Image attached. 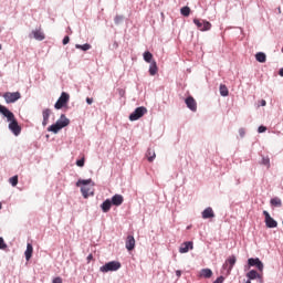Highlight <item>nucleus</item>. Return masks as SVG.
Returning <instances> with one entry per match:
<instances>
[{"label": "nucleus", "mask_w": 283, "mask_h": 283, "mask_svg": "<svg viewBox=\"0 0 283 283\" xmlns=\"http://www.w3.org/2000/svg\"><path fill=\"white\" fill-rule=\"evenodd\" d=\"M32 253H34V248L32 247V243L27 244V250L24 252L27 262H30L32 259Z\"/></svg>", "instance_id": "18"}, {"label": "nucleus", "mask_w": 283, "mask_h": 283, "mask_svg": "<svg viewBox=\"0 0 283 283\" xmlns=\"http://www.w3.org/2000/svg\"><path fill=\"white\" fill-rule=\"evenodd\" d=\"M272 207H282V199L275 197L270 200Z\"/></svg>", "instance_id": "27"}, {"label": "nucleus", "mask_w": 283, "mask_h": 283, "mask_svg": "<svg viewBox=\"0 0 283 283\" xmlns=\"http://www.w3.org/2000/svg\"><path fill=\"white\" fill-rule=\"evenodd\" d=\"M67 103H70V94H67L66 92H62V94L59 97V99L56 101L54 107H55V109H63V107H65V105H67Z\"/></svg>", "instance_id": "4"}, {"label": "nucleus", "mask_w": 283, "mask_h": 283, "mask_svg": "<svg viewBox=\"0 0 283 283\" xmlns=\"http://www.w3.org/2000/svg\"><path fill=\"white\" fill-rule=\"evenodd\" d=\"M193 23L195 25H197L198 30H200L201 32H207L208 30H211V24L209 21L206 20H198V19H193Z\"/></svg>", "instance_id": "7"}, {"label": "nucleus", "mask_w": 283, "mask_h": 283, "mask_svg": "<svg viewBox=\"0 0 283 283\" xmlns=\"http://www.w3.org/2000/svg\"><path fill=\"white\" fill-rule=\"evenodd\" d=\"M182 17H189L191 14V9L189 7H184L180 9Z\"/></svg>", "instance_id": "30"}, {"label": "nucleus", "mask_w": 283, "mask_h": 283, "mask_svg": "<svg viewBox=\"0 0 283 283\" xmlns=\"http://www.w3.org/2000/svg\"><path fill=\"white\" fill-rule=\"evenodd\" d=\"M282 52H283V48H282Z\"/></svg>", "instance_id": "47"}, {"label": "nucleus", "mask_w": 283, "mask_h": 283, "mask_svg": "<svg viewBox=\"0 0 283 283\" xmlns=\"http://www.w3.org/2000/svg\"><path fill=\"white\" fill-rule=\"evenodd\" d=\"M176 275H177V277H180V275H182V272L180 270H177Z\"/></svg>", "instance_id": "42"}, {"label": "nucleus", "mask_w": 283, "mask_h": 283, "mask_svg": "<svg viewBox=\"0 0 283 283\" xmlns=\"http://www.w3.org/2000/svg\"><path fill=\"white\" fill-rule=\"evenodd\" d=\"M149 74H150V76H156V74H158V64L156 63V61H153L150 63Z\"/></svg>", "instance_id": "22"}, {"label": "nucleus", "mask_w": 283, "mask_h": 283, "mask_svg": "<svg viewBox=\"0 0 283 283\" xmlns=\"http://www.w3.org/2000/svg\"><path fill=\"white\" fill-rule=\"evenodd\" d=\"M239 134H240L241 138H244V134H245L244 128H241L239 130Z\"/></svg>", "instance_id": "40"}, {"label": "nucleus", "mask_w": 283, "mask_h": 283, "mask_svg": "<svg viewBox=\"0 0 283 283\" xmlns=\"http://www.w3.org/2000/svg\"><path fill=\"white\" fill-rule=\"evenodd\" d=\"M136 247V239H134V235H128L126 238V249L127 251H134Z\"/></svg>", "instance_id": "13"}, {"label": "nucleus", "mask_w": 283, "mask_h": 283, "mask_svg": "<svg viewBox=\"0 0 283 283\" xmlns=\"http://www.w3.org/2000/svg\"><path fill=\"white\" fill-rule=\"evenodd\" d=\"M0 114L7 118L9 124V129L12 130L14 136H19L21 134V126H19V122H17V118H14V113L10 112L8 107L0 104Z\"/></svg>", "instance_id": "1"}, {"label": "nucleus", "mask_w": 283, "mask_h": 283, "mask_svg": "<svg viewBox=\"0 0 283 283\" xmlns=\"http://www.w3.org/2000/svg\"><path fill=\"white\" fill-rule=\"evenodd\" d=\"M120 262L118 261H111L106 264H104L103 266L99 268V271L102 273H109V271H118V269H120Z\"/></svg>", "instance_id": "3"}, {"label": "nucleus", "mask_w": 283, "mask_h": 283, "mask_svg": "<svg viewBox=\"0 0 283 283\" xmlns=\"http://www.w3.org/2000/svg\"><path fill=\"white\" fill-rule=\"evenodd\" d=\"M2 209V205H1V202H0V210Z\"/></svg>", "instance_id": "45"}, {"label": "nucleus", "mask_w": 283, "mask_h": 283, "mask_svg": "<svg viewBox=\"0 0 283 283\" xmlns=\"http://www.w3.org/2000/svg\"><path fill=\"white\" fill-rule=\"evenodd\" d=\"M255 59L259 63H266V54L262 52L256 53Z\"/></svg>", "instance_id": "25"}, {"label": "nucleus", "mask_w": 283, "mask_h": 283, "mask_svg": "<svg viewBox=\"0 0 283 283\" xmlns=\"http://www.w3.org/2000/svg\"><path fill=\"white\" fill-rule=\"evenodd\" d=\"M81 192L84 198H90V196H94V188H92L90 186H83L81 188Z\"/></svg>", "instance_id": "15"}, {"label": "nucleus", "mask_w": 283, "mask_h": 283, "mask_svg": "<svg viewBox=\"0 0 283 283\" xmlns=\"http://www.w3.org/2000/svg\"><path fill=\"white\" fill-rule=\"evenodd\" d=\"M262 164L269 168V167H271V159L269 157H263Z\"/></svg>", "instance_id": "33"}, {"label": "nucleus", "mask_w": 283, "mask_h": 283, "mask_svg": "<svg viewBox=\"0 0 283 283\" xmlns=\"http://www.w3.org/2000/svg\"><path fill=\"white\" fill-rule=\"evenodd\" d=\"M235 262H238V259L235 258V255H231L226 260L223 264V269L228 271V274H230L231 271H233V266H235Z\"/></svg>", "instance_id": "9"}, {"label": "nucleus", "mask_w": 283, "mask_h": 283, "mask_svg": "<svg viewBox=\"0 0 283 283\" xmlns=\"http://www.w3.org/2000/svg\"><path fill=\"white\" fill-rule=\"evenodd\" d=\"M263 216L265 217V227H268V229H275L277 227V221L272 218L269 211L264 210Z\"/></svg>", "instance_id": "8"}, {"label": "nucleus", "mask_w": 283, "mask_h": 283, "mask_svg": "<svg viewBox=\"0 0 283 283\" xmlns=\"http://www.w3.org/2000/svg\"><path fill=\"white\" fill-rule=\"evenodd\" d=\"M77 167H85V157H82L76 161Z\"/></svg>", "instance_id": "35"}, {"label": "nucleus", "mask_w": 283, "mask_h": 283, "mask_svg": "<svg viewBox=\"0 0 283 283\" xmlns=\"http://www.w3.org/2000/svg\"><path fill=\"white\" fill-rule=\"evenodd\" d=\"M247 277L249 279L245 283H251V280H262V275L258 273L255 270H251L247 273Z\"/></svg>", "instance_id": "14"}, {"label": "nucleus", "mask_w": 283, "mask_h": 283, "mask_svg": "<svg viewBox=\"0 0 283 283\" xmlns=\"http://www.w3.org/2000/svg\"><path fill=\"white\" fill-rule=\"evenodd\" d=\"M151 59H154V54H151V52H149V51L144 52V61L146 63H154V61H151Z\"/></svg>", "instance_id": "26"}, {"label": "nucleus", "mask_w": 283, "mask_h": 283, "mask_svg": "<svg viewBox=\"0 0 283 283\" xmlns=\"http://www.w3.org/2000/svg\"><path fill=\"white\" fill-rule=\"evenodd\" d=\"M90 182H92V179H80L77 182H76V187H81V185H83V187H87V185H90Z\"/></svg>", "instance_id": "31"}, {"label": "nucleus", "mask_w": 283, "mask_h": 283, "mask_svg": "<svg viewBox=\"0 0 283 283\" xmlns=\"http://www.w3.org/2000/svg\"><path fill=\"white\" fill-rule=\"evenodd\" d=\"M186 105L191 112L198 111V103H196V99L192 96L186 98Z\"/></svg>", "instance_id": "11"}, {"label": "nucleus", "mask_w": 283, "mask_h": 283, "mask_svg": "<svg viewBox=\"0 0 283 283\" xmlns=\"http://www.w3.org/2000/svg\"><path fill=\"white\" fill-rule=\"evenodd\" d=\"M112 200L106 199L102 205H101V209L103 211V213H108L109 209H112Z\"/></svg>", "instance_id": "20"}, {"label": "nucleus", "mask_w": 283, "mask_h": 283, "mask_svg": "<svg viewBox=\"0 0 283 283\" xmlns=\"http://www.w3.org/2000/svg\"><path fill=\"white\" fill-rule=\"evenodd\" d=\"M189 249H193V242H184L179 248V253H189Z\"/></svg>", "instance_id": "16"}, {"label": "nucleus", "mask_w": 283, "mask_h": 283, "mask_svg": "<svg viewBox=\"0 0 283 283\" xmlns=\"http://www.w3.org/2000/svg\"><path fill=\"white\" fill-rule=\"evenodd\" d=\"M86 103H87V105H92V103H94V98L87 97Z\"/></svg>", "instance_id": "39"}, {"label": "nucleus", "mask_w": 283, "mask_h": 283, "mask_svg": "<svg viewBox=\"0 0 283 283\" xmlns=\"http://www.w3.org/2000/svg\"><path fill=\"white\" fill-rule=\"evenodd\" d=\"M70 125V119L62 114L55 124L49 126L48 132H52L53 134H59L63 127H67Z\"/></svg>", "instance_id": "2"}, {"label": "nucleus", "mask_w": 283, "mask_h": 283, "mask_svg": "<svg viewBox=\"0 0 283 283\" xmlns=\"http://www.w3.org/2000/svg\"><path fill=\"white\" fill-rule=\"evenodd\" d=\"M10 185H12V187H17V185H19V176H13L9 179Z\"/></svg>", "instance_id": "32"}, {"label": "nucleus", "mask_w": 283, "mask_h": 283, "mask_svg": "<svg viewBox=\"0 0 283 283\" xmlns=\"http://www.w3.org/2000/svg\"><path fill=\"white\" fill-rule=\"evenodd\" d=\"M248 265L249 266H255V269H258V271H260L262 273V271H264V263H262V261H260L259 258H250L248 260Z\"/></svg>", "instance_id": "10"}, {"label": "nucleus", "mask_w": 283, "mask_h": 283, "mask_svg": "<svg viewBox=\"0 0 283 283\" xmlns=\"http://www.w3.org/2000/svg\"><path fill=\"white\" fill-rule=\"evenodd\" d=\"M258 132H259V134H264V132H266V127L265 126H260L258 128Z\"/></svg>", "instance_id": "36"}, {"label": "nucleus", "mask_w": 283, "mask_h": 283, "mask_svg": "<svg viewBox=\"0 0 283 283\" xmlns=\"http://www.w3.org/2000/svg\"><path fill=\"white\" fill-rule=\"evenodd\" d=\"M92 260H94V255L88 254V256H87V262H92Z\"/></svg>", "instance_id": "41"}, {"label": "nucleus", "mask_w": 283, "mask_h": 283, "mask_svg": "<svg viewBox=\"0 0 283 283\" xmlns=\"http://www.w3.org/2000/svg\"><path fill=\"white\" fill-rule=\"evenodd\" d=\"M67 43H70V36H64L63 39V45H67Z\"/></svg>", "instance_id": "38"}, {"label": "nucleus", "mask_w": 283, "mask_h": 283, "mask_svg": "<svg viewBox=\"0 0 283 283\" xmlns=\"http://www.w3.org/2000/svg\"><path fill=\"white\" fill-rule=\"evenodd\" d=\"M3 98L6 101V103L10 104V103H17V101H19V98H21V93L19 92H7L3 94Z\"/></svg>", "instance_id": "6"}, {"label": "nucleus", "mask_w": 283, "mask_h": 283, "mask_svg": "<svg viewBox=\"0 0 283 283\" xmlns=\"http://www.w3.org/2000/svg\"><path fill=\"white\" fill-rule=\"evenodd\" d=\"M32 34L36 41H43L45 39V34H43L41 30H34L32 31Z\"/></svg>", "instance_id": "23"}, {"label": "nucleus", "mask_w": 283, "mask_h": 283, "mask_svg": "<svg viewBox=\"0 0 283 283\" xmlns=\"http://www.w3.org/2000/svg\"><path fill=\"white\" fill-rule=\"evenodd\" d=\"M203 220H208L209 218H216V213L213 212V208L208 207L202 211Z\"/></svg>", "instance_id": "17"}, {"label": "nucleus", "mask_w": 283, "mask_h": 283, "mask_svg": "<svg viewBox=\"0 0 283 283\" xmlns=\"http://www.w3.org/2000/svg\"><path fill=\"white\" fill-rule=\"evenodd\" d=\"M0 249L3 251L6 249H8V244H6V241L3 240V238L0 237Z\"/></svg>", "instance_id": "34"}, {"label": "nucleus", "mask_w": 283, "mask_h": 283, "mask_svg": "<svg viewBox=\"0 0 283 283\" xmlns=\"http://www.w3.org/2000/svg\"><path fill=\"white\" fill-rule=\"evenodd\" d=\"M261 105H262V107H264L266 105V101L262 99Z\"/></svg>", "instance_id": "43"}, {"label": "nucleus", "mask_w": 283, "mask_h": 283, "mask_svg": "<svg viewBox=\"0 0 283 283\" xmlns=\"http://www.w3.org/2000/svg\"><path fill=\"white\" fill-rule=\"evenodd\" d=\"M75 48H76V50H83V52H87V50H92V45L87 44V43H85L83 45L76 44Z\"/></svg>", "instance_id": "28"}, {"label": "nucleus", "mask_w": 283, "mask_h": 283, "mask_svg": "<svg viewBox=\"0 0 283 283\" xmlns=\"http://www.w3.org/2000/svg\"><path fill=\"white\" fill-rule=\"evenodd\" d=\"M213 275V271L211 269H202L200 272V277L209 279Z\"/></svg>", "instance_id": "24"}, {"label": "nucleus", "mask_w": 283, "mask_h": 283, "mask_svg": "<svg viewBox=\"0 0 283 283\" xmlns=\"http://www.w3.org/2000/svg\"><path fill=\"white\" fill-rule=\"evenodd\" d=\"M146 158L148 163H154V160H156V150L148 148L146 151Z\"/></svg>", "instance_id": "21"}, {"label": "nucleus", "mask_w": 283, "mask_h": 283, "mask_svg": "<svg viewBox=\"0 0 283 283\" xmlns=\"http://www.w3.org/2000/svg\"><path fill=\"white\" fill-rule=\"evenodd\" d=\"M280 76H283V69L279 71Z\"/></svg>", "instance_id": "44"}, {"label": "nucleus", "mask_w": 283, "mask_h": 283, "mask_svg": "<svg viewBox=\"0 0 283 283\" xmlns=\"http://www.w3.org/2000/svg\"><path fill=\"white\" fill-rule=\"evenodd\" d=\"M50 114H52V111H50V108H46L42 112V116H43L42 125H43V127H45L48 125V123L50 122Z\"/></svg>", "instance_id": "19"}, {"label": "nucleus", "mask_w": 283, "mask_h": 283, "mask_svg": "<svg viewBox=\"0 0 283 283\" xmlns=\"http://www.w3.org/2000/svg\"><path fill=\"white\" fill-rule=\"evenodd\" d=\"M220 94L221 96H229V88L227 87V85L224 84L220 85Z\"/></svg>", "instance_id": "29"}, {"label": "nucleus", "mask_w": 283, "mask_h": 283, "mask_svg": "<svg viewBox=\"0 0 283 283\" xmlns=\"http://www.w3.org/2000/svg\"><path fill=\"white\" fill-rule=\"evenodd\" d=\"M0 50H1V44H0Z\"/></svg>", "instance_id": "46"}, {"label": "nucleus", "mask_w": 283, "mask_h": 283, "mask_svg": "<svg viewBox=\"0 0 283 283\" xmlns=\"http://www.w3.org/2000/svg\"><path fill=\"white\" fill-rule=\"evenodd\" d=\"M111 202L112 205H114V207H120V205L125 202V198L123 197V195H115L112 197Z\"/></svg>", "instance_id": "12"}, {"label": "nucleus", "mask_w": 283, "mask_h": 283, "mask_svg": "<svg viewBox=\"0 0 283 283\" xmlns=\"http://www.w3.org/2000/svg\"><path fill=\"white\" fill-rule=\"evenodd\" d=\"M52 283H63V279H61L60 276L53 279Z\"/></svg>", "instance_id": "37"}, {"label": "nucleus", "mask_w": 283, "mask_h": 283, "mask_svg": "<svg viewBox=\"0 0 283 283\" xmlns=\"http://www.w3.org/2000/svg\"><path fill=\"white\" fill-rule=\"evenodd\" d=\"M146 113L147 108L144 106H139L129 115V120H138L139 118H143L144 114Z\"/></svg>", "instance_id": "5"}]
</instances>
